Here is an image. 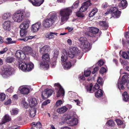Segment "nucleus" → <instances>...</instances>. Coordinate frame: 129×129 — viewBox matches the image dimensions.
<instances>
[{"mask_svg":"<svg viewBox=\"0 0 129 129\" xmlns=\"http://www.w3.org/2000/svg\"><path fill=\"white\" fill-rule=\"evenodd\" d=\"M42 97L44 100L47 98L48 97V95L47 94V91L45 90L42 91L41 94Z\"/></svg>","mask_w":129,"mask_h":129,"instance_id":"nucleus-36","label":"nucleus"},{"mask_svg":"<svg viewBox=\"0 0 129 129\" xmlns=\"http://www.w3.org/2000/svg\"><path fill=\"white\" fill-rule=\"evenodd\" d=\"M21 54L20 57L19 58L22 60L18 61L19 69L23 71L31 70L34 68V64L31 62H27L29 61V58L28 57L25 58L26 55L23 51Z\"/></svg>","mask_w":129,"mask_h":129,"instance_id":"nucleus-1","label":"nucleus"},{"mask_svg":"<svg viewBox=\"0 0 129 129\" xmlns=\"http://www.w3.org/2000/svg\"><path fill=\"white\" fill-rule=\"evenodd\" d=\"M3 27L5 30H7L8 28V22L5 21L3 24Z\"/></svg>","mask_w":129,"mask_h":129,"instance_id":"nucleus-41","label":"nucleus"},{"mask_svg":"<svg viewBox=\"0 0 129 129\" xmlns=\"http://www.w3.org/2000/svg\"><path fill=\"white\" fill-rule=\"evenodd\" d=\"M8 75V68H4V70L3 71L2 76L4 78H7Z\"/></svg>","mask_w":129,"mask_h":129,"instance_id":"nucleus-31","label":"nucleus"},{"mask_svg":"<svg viewBox=\"0 0 129 129\" xmlns=\"http://www.w3.org/2000/svg\"><path fill=\"white\" fill-rule=\"evenodd\" d=\"M77 15L78 17L81 19H82L84 17V15L82 13H77Z\"/></svg>","mask_w":129,"mask_h":129,"instance_id":"nucleus-56","label":"nucleus"},{"mask_svg":"<svg viewBox=\"0 0 129 129\" xmlns=\"http://www.w3.org/2000/svg\"><path fill=\"white\" fill-rule=\"evenodd\" d=\"M15 60V58L12 57H9V63H11L13 62Z\"/></svg>","mask_w":129,"mask_h":129,"instance_id":"nucleus-52","label":"nucleus"},{"mask_svg":"<svg viewBox=\"0 0 129 129\" xmlns=\"http://www.w3.org/2000/svg\"><path fill=\"white\" fill-rule=\"evenodd\" d=\"M109 6L108 3L106 2L102 4V8L103 9H105Z\"/></svg>","mask_w":129,"mask_h":129,"instance_id":"nucleus-58","label":"nucleus"},{"mask_svg":"<svg viewBox=\"0 0 129 129\" xmlns=\"http://www.w3.org/2000/svg\"><path fill=\"white\" fill-rule=\"evenodd\" d=\"M62 102L61 100H59L57 101L56 103V105L58 106L62 104Z\"/></svg>","mask_w":129,"mask_h":129,"instance_id":"nucleus-59","label":"nucleus"},{"mask_svg":"<svg viewBox=\"0 0 129 129\" xmlns=\"http://www.w3.org/2000/svg\"><path fill=\"white\" fill-rule=\"evenodd\" d=\"M14 70L12 67L9 66V76L11 75L14 74Z\"/></svg>","mask_w":129,"mask_h":129,"instance_id":"nucleus-45","label":"nucleus"},{"mask_svg":"<svg viewBox=\"0 0 129 129\" xmlns=\"http://www.w3.org/2000/svg\"><path fill=\"white\" fill-rule=\"evenodd\" d=\"M54 86L57 92V97L63 96L64 94V91L63 88L59 83H55Z\"/></svg>","mask_w":129,"mask_h":129,"instance_id":"nucleus-8","label":"nucleus"},{"mask_svg":"<svg viewBox=\"0 0 129 129\" xmlns=\"http://www.w3.org/2000/svg\"><path fill=\"white\" fill-rule=\"evenodd\" d=\"M72 12L71 7H69L61 9L59 12V15L60 17L61 24L67 21L70 17V16Z\"/></svg>","mask_w":129,"mask_h":129,"instance_id":"nucleus-2","label":"nucleus"},{"mask_svg":"<svg viewBox=\"0 0 129 129\" xmlns=\"http://www.w3.org/2000/svg\"><path fill=\"white\" fill-rule=\"evenodd\" d=\"M92 84H90L89 86H86V89L87 91H89V92H91V90L92 87Z\"/></svg>","mask_w":129,"mask_h":129,"instance_id":"nucleus-46","label":"nucleus"},{"mask_svg":"<svg viewBox=\"0 0 129 129\" xmlns=\"http://www.w3.org/2000/svg\"><path fill=\"white\" fill-rule=\"evenodd\" d=\"M73 62L71 63L70 61H67L63 64V67L65 70H67L70 69L72 67L73 64H74V63L76 62V61L75 59L73 60Z\"/></svg>","mask_w":129,"mask_h":129,"instance_id":"nucleus-15","label":"nucleus"},{"mask_svg":"<svg viewBox=\"0 0 129 129\" xmlns=\"http://www.w3.org/2000/svg\"><path fill=\"white\" fill-rule=\"evenodd\" d=\"M99 30V29L96 27H90L89 31L85 32V34L88 36L93 37L92 34H97Z\"/></svg>","mask_w":129,"mask_h":129,"instance_id":"nucleus-10","label":"nucleus"},{"mask_svg":"<svg viewBox=\"0 0 129 129\" xmlns=\"http://www.w3.org/2000/svg\"><path fill=\"white\" fill-rule=\"evenodd\" d=\"M14 22L13 21H9V31L11 30L10 33H12L13 31H12Z\"/></svg>","mask_w":129,"mask_h":129,"instance_id":"nucleus-32","label":"nucleus"},{"mask_svg":"<svg viewBox=\"0 0 129 129\" xmlns=\"http://www.w3.org/2000/svg\"><path fill=\"white\" fill-rule=\"evenodd\" d=\"M8 15L7 13H5L2 16V18L5 20L8 18Z\"/></svg>","mask_w":129,"mask_h":129,"instance_id":"nucleus-62","label":"nucleus"},{"mask_svg":"<svg viewBox=\"0 0 129 129\" xmlns=\"http://www.w3.org/2000/svg\"><path fill=\"white\" fill-rule=\"evenodd\" d=\"M31 56L34 57L35 59L36 60H37L38 59L39 56L38 54L35 52H32L31 53Z\"/></svg>","mask_w":129,"mask_h":129,"instance_id":"nucleus-43","label":"nucleus"},{"mask_svg":"<svg viewBox=\"0 0 129 129\" xmlns=\"http://www.w3.org/2000/svg\"><path fill=\"white\" fill-rule=\"evenodd\" d=\"M42 126L40 122L38 121L37 122V124H36V127L37 128H41Z\"/></svg>","mask_w":129,"mask_h":129,"instance_id":"nucleus-64","label":"nucleus"},{"mask_svg":"<svg viewBox=\"0 0 129 129\" xmlns=\"http://www.w3.org/2000/svg\"><path fill=\"white\" fill-rule=\"evenodd\" d=\"M103 94V90L101 89H99L95 93V95L96 98H99L102 96Z\"/></svg>","mask_w":129,"mask_h":129,"instance_id":"nucleus-26","label":"nucleus"},{"mask_svg":"<svg viewBox=\"0 0 129 129\" xmlns=\"http://www.w3.org/2000/svg\"><path fill=\"white\" fill-rule=\"evenodd\" d=\"M79 2L77 1L75 2L72 7V8L73 9H77L78 6Z\"/></svg>","mask_w":129,"mask_h":129,"instance_id":"nucleus-40","label":"nucleus"},{"mask_svg":"<svg viewBox=\"0 0 129 129\" xmlns=\"http://www.w3.org/2000/svg\"><path fill=\"white\" fill-rule=\"evenodd\" d=\"M19 112V110L17 109H13L10 111L11 114L15 115L17 114Z\"/></svg>","mask_w":129,"mask_h":129,"instance_id":"nucleus-38","label":"nucleus"},{"mask_svg":"<svg viewBox=\"0 0 129 129\" xmlns=\"http://www.w3.org/2000/svg\"><path fill=\"white\" fill-rule=\"evenodd\" d=\"M50 16L49 18H48L45 19L43 22L44 26L46 28H49L56 22H57V15L56 13H50L48 16Z\"/></svg>","mask_w":129,"mask_h":129,"instance_id":"nucleus-3","label":"nucleus"},{"mask_svg":"<svg viewBox=\"0 0 129 129\" xmlns=\"http://www.w3.org/2000/svg\"><path fill=\"white\" fill-rule=\"evenodd\" d=\"M62 54L69 56L71 58H75L78 59H80L82 57L80 55V51L77 47H73L71 49L70 52L68 53L66 50L63 49L62 51Z\"/></svg>","mask_w":129,"mask_h":129,"instance_id":"nucleus-4","label":"nucleus"},{"mask_svg":"<svg viewBox=\"0 0 129 129\" xmlns=\"http://www.w3.org/2000/svg\"><path fill=\"white\" fill-rule=\"evenodd\" d=\"M123 99L125 102H127L128 100V96L127 92H124L122 94Z\"/></svg>","mask_w":129,"mask_h":129,"instance_id":"nucleus-29","label":"nucleus"},{"mask_svg":"<svg viewBox=\"0 0 129 129\" xmlns=\"http://www.w3.org/2000/svg\"><path fill=\"white\" fill-rule=\"evenodd\" d=\"M27 33V31L25 29H21L20 30V36L21 37H24L25 36Z\"/></svg>","mask_w":129,"mask_h":129,"instance_id":"nucleus-33","label":"nucleus"},{"mask_svg":"<svg viewBox=\"0 0 129 129\" xmlns=\"http://www.w3.org/2000/svg\"><path fill=\"white\" fill-rule=\"evenodd\" d=\"M100 26L104 30H106L108 27V25L105 21H102L100 22Z\"/></svg>","mask_w":129,"mask_h":129,"instance_id":"nucleus-19","label":"nucleus"},{"mask_svg":"<svg viewBox=\"0 0 129 129\" xmlns=\"http://www.w3.org/2000/svg\"><path fill=\"white\" fill-rule=\"evenodd\" d=\"M8 50L7 48H6L4 49L3 50L1 51H0V53L1 54H4V53L6 52Z\"/></svg>","mask_w":129,"mask_h":129,"instance_id":"nucleus-63","label":"nucleus"},{"mask_svg":"<svg viewBox=\"0 0 129 129\" xmlns=\"http://www.w3.org/2000/svg\"><path fill=\"white\" fill-rule=\"evenodd\" d=\"M107 123L110 126H113L114 125V121L112 120H109L108 122Z\"/></svg>","mask_w":129,"mask_h":129,"instance_id":"nucleus-50","label":"nucleus"},{"mask_svg":"<svg viewBox=\"0 0 129 129\" xmlns=\"http://www.w3.org/2000/svg\"><path fill=\"white\" fill-rule=\"evenodd\" d=\"M97 81L98 83L101 85H103V79L100 77H99Z\"/></svg>","mask_w":129,"mask_h":129,"instance_id":"nucleus-48","label":"nucleus"},{"mask_svg":"<svg viewBox=\"0 0 129 129\" xmlns=\"http://www.w3.org/2000/svg\"><path fill=\"white\" fill-rule=\"evenodd\" d=\"M49 46H45L41 48L40 50V52L41 54H43L44 52L46 53L48 52Z\"/></svg>","mask_w":129,"mask_h":129,"instance_id":"nucleus-25","label":"nucleus"},{"mask_svg":"<svg viewBox=\"0 0 129 129\" xmlns=\"http://www.w3.org/2000/svg\"><path fill=\"white\" fill-rule=\"evenodd\" d=\"M64 121L65 122L68 124L69 126H73L77 125L78 122L77 118L70 116L66 117Z\"/></svg>","mask_w":129,"mask_h":129,"instance_id":"nucleus-5","label":"nucleus"},{"mask_svg":"<svg viewBox=\"0 0 129 129\" xmlns=\"http://www.w3.org/2000/svg\"><path fill=\"white\" fill-rule=\"evenodd\" d=\"M91 71L89 70H85L84 72V74L86 77L89 76L90 74Z\"/></svg>","mask_w":129,"mask_h":129,"instance_id":"nucleus-49","label":"nucleus"},{"mask_svg":"<svg viewBox=\"0 0 129 129\" xmlns=\"http://www.w3.org/2000/svg\"><path fill=\"white\" fill-rule=\"evenodd\" d=\"M100 73L102 74H103L105 73H106V70L105 68L103 67H102L100 70Z\"/></svg>","mask_w":129,"mask_h":129,"instance_id":"nucleus-57","label":"nucleus"},{"mask_svg":"<svg viewBox=\"0 0 129 129\" xmlns=\"http://www.w3.org/2000/svg\"><path fill=\"white\" fill-rule=\"evenodd\" d=\"M19 90L20 91V93L23 94H27L29 92V89L25 87H20Z\"/></svg>","mask_w":129,"mask_h":129,"instance_id":"nucleus-18","label":"nucleus"},{"mask_svg":"<svg viewBox=\"0 0 129 129\" xmlns=\"http://www.w3.org/2000/svg\"><path fill=\"white\" fill-rule=\"evenodd\" d=\"M128 76L124 75L121 79L120 81H119L117 83V86L120 90L123 89H124L123 85L126 82L128 78Z\"/></svg>","mask_w":129,"mask_h":129,"instance_id":"nucleus-9","label":"nucleus"},{"mask_svg":"<svg viewBox=\"0 0 129 129\" xmlns=\"http://www.w3.org/2000/svg\"><path fill=\"white\" fill-rule=\"evenodd\" d=\"M99 68L98 67H96L94 68L93 69V71L92 72V73L93 74H95L98 70Z\"/></svg>","mask_w":129,"mask_h":129,"instance_id":"nucleus-60","label":"nucleus"},{"mask_svg":"<svg viewBox=\"0 0 129 129\" xmlns=\"http://www.w3.org/2000/svg\"><path fill=\"white\" fill-rule=\"evenodd\" d=\"M58 34L56 33L50 32L49 34H46L45 35L46 38L49 39L53 38H54V36L53 35H56Z\"/></svg>","mask_w":129,"mask_h":129,"instance_id":"nucleus-30","label":"nucleus"},{"mask_svg":"<svg viewBox=\"0 0 129 129\" xmlns=\"http://www.w3.org/2000/svg\"><path fill=\"white\" fill-rule=\"evenodd\" d=\"M12 18L15 22H21L24 18L23 12L20 11L16 12L13 15Z\"/></svg>","mask_w":129,"mask_h":129,"instance_id":"nucleus-6","label":"nucleus"},{"mask_svg":"<svg viewBox=\"0 0 129 129\" xmlns=\"http://www.w3.org/2000/svg\"><path fill=\"white\" fill-rule=\"evenodd\" d=\"M88 8L87 7V6H85L84 4H83L82 6L79 9V11L80 12H82L85 11Z\"/></svg>","mask_w":129,"mask_h":129,"instance_id":"nucleus-37","label":"nucleus"},{"mask_svg":"<svg viewBox=\"0 0 129 129\" xmlns=\"http://www.w3.org/2000/svg\"><path fill=\"white\" fill-rule=\"evenodd\" d=\"M41 60L49 62L50 60V59L49 57V56L47 53H46L44 54L42 57V59Z\"/></svg>","mask_w":129,"mask_h":129,"instance_id":"nucleus-24","label":"nucleus"},{"mask_svg":"<svg viewBox=\"0 0 129 129\" xmlns=\"http://www.w3.org/2000/svg\"><path fill=\"white\" fill-rule=\"evenodd\" d=\"M99 88V85L98 84H96L93 86V90L94 91L95 90L98 89Z\"/></svg>","mask_w":129,"mask_h":129,"instance_id":"nucleus-53","label":"nucleus"},{"mask_svg":"<svg viewBox=\"0 0 129 129\" xmlns=\"http://www.w3.org/2000/svg\"><path fill=\"white\" fill-rule=\"evenodd\" d=\"M68 56L66 55H62L61 57V61L62 62H64L66 61L67 59Z\"/></svg>","mask_w":129,"mask_h":129,"instance_id":"nucleus-42","label":"nucleus"},{"mask_svg":"<svg viewBox=\"0 0 129 129\" xmlns=\"http://www.w3.org/2000/svg\"><path fill=\"white\" fill-rule=\"evenodd\" d=\"M79 41L81 45V48L83 49H85L89 47L90 44L86 38L83 37H81L79 38Z\"/></svg>","mask_w":129,"mask_h":129,"instance_id":"nucleus-7","label":"nucleus"},{"mask_svg":"<svg viewBox=\"0 0 129 129\" xmlns=\"http://www.w3.org/2000/svg\"><path fill=\"white\" fill-rule=\"evenodd\" d=\"M5 98V94L3 93H0V100L3 101Z\"/></svg>","mask_w":129,"mask_h":129,"instance_id":"nucleus-51","label":"nucleus"},{"mask_svg":"<svg viewBox=\"0 0 129 129\" xmlns=\"http://www.w3.org/2000/svg\"><path fill=\"white\" fill-rule=\"evenodd\" d=\"M22 51L28 54L31 53L32 51V48L28 46L24 47L22 49Z\"/></svg>","mask_w":129,"mask_h":129,"instance_id":"nucleus-20","label":"nucleus"},{"mask_svg":"<svg viewBox=\"0 0 129 129\" xmlns=\"http://www.w3.org/2000/svg\"><path fill=\"white\" fill-rule=\"evenodd\" d=\"M50 100H47L45 101L42 104V105L44 106L50 103Z\"/></svg>","mask_w":129,"mask_h":129,"instance_id":"nucleus-55","label":"nucleus"},{"mask_svg":"<svg viewBox=\"0 0 129 129\" xmlns=\"http://www.w3.org/2000/svg\"><path fill=\"white\" fill-rule=\"evenodd\" d=\"M28 100L29 106L31 107H32L36 106L37 104V101L35 98H29Z\"/></svg>","mask_w":129,"mask_h":129,"instance_id":"nucleus-17","label":"nucleus"},{"mask_svg":"<svg viewBox=\"0 0 129 129\" xmlns=\"http://www.w3.org/2000/svg\"><path fill=\"white\" fill-rule=\"evenodd\" d=\"M83 4L85 6H87V8L91 5V4L90 2V1L89 0H88L85 2H84Z\"/></svg>","mask_w":129,"mask_h":129,"instance_id":"nucleus-54","label":"nucleus"},{"mask_svg":"<svg viewBox=\"0 0 129 129\" xmlns=\"http://www.w3.org/2000/svg\"><path fill=\"white\" fill-rule=\"evenodd\" d=\"M22 53V51L21 50H18L15 53V55L17 58H18L20 57V54L21 53Z\"/></svg>","mask_w":129,"mask_h":129,"instance_id":"nucleus-44","label":"nucleus"},{"mask_svg":"<svg viewBox=\"0 0 129 129\" xmlns=\"http://www.w3.org/2000/svg\"><path fill=\"white\" fill-rule=\"evenodd\" d=\"M41 25V22L40 21H38L33 24L32 26V30L33 32H37L40 27Z\"/></svg>","mask_w":129,"mask_h":129,"instance_id":"nucleus-13","label":"nucleus"},{"mask_svg":"<svg viewBox=\"0 0 129 129\" xmlns=\"http://www.w3.org/2000/svg\"><path fill=\"white\" fill-rule=\"evenodd\" d=\"M44 0H29L33 5L35 6H39L42 4Z\"/></svg>","mask_w":129,"mask_h":129,"instance_id":"nucleus-16","label":"nucleus"},{"mask_svg":"<svg viewBox=\"0 0 129 129\" xmlns=\"http://www.w3.org/2000/svg\"><path fill=\"white\" fill-rule=\"evenodd\" d=\"M21 103L23 104L24 107L27 108L28 106V105L27 103L25 101L24 99L23 98L21 100Z\"/></svg>","mask_w":129,"mask_h":129,"instance_id":"nucleus-47","label":"nucleus"},{"mask_svg":"<svg viewBox=\"0 0 129 129\" xmlns=\"http://www.w3.org/2000/svg\"><path fill=\"white\" fill-rule=\"evenodd\" d=\"M110 9L111 13L114 14V18H117L120 17L121 12L120 11L118 10L117 9L116 7L111 8Z\"/></svg>","mask_w":129,"mask_h":129,"instance_id":"nucleus-12","label":"nucleus"},{"mask_svg":"<svg viewBox=\"0 0 129 129\" xmlns=\"http://www.w3.org/2000/svg\"><path fill=\"white\" fill-rule=\"evenodd\" d=\"M8 120V115L7 114L6 115L2 118V122L0 123V125H1L3 124H4L7 122Z\"/></svg>","mask_w":129,"mask_h":129,"instance_id":"nucleus-28","label":"nucleus"},{"mask_svg":"<svg viewBox=\"0 0 129 129\" xmlns=\"http://www.w3.org/2000/svg\"><path fill=\"white\" fill-rule=\"evenodd\" d=\"M36 111V109L33 108L29 111V116L31 118L34 117L35 116Z\"/></svg>","mask_w":129,"mask_h":129,"instance_id":"nucleus-22","label":"nucleus"},{"mask_svg":"<svg viewBox=\"0 0 129 129\" xmlns=\"http://www.w3.org/2000/svg\"><path fill=\"white\" fill-rule=\"evenodd\" d=\"M16 42L15 41H12V39L11 38H9V44L15 43Z\"/></svg>","mask_w":129,"mask_h":129,"instance_id":"nucleus-61","label":"nucleus"},{"mask_svg":"<svg viewBox=\"0 0 129 129\" xmlns=\"http://www.w3.org/2000/svg\"><path fill=\"white\" fill-rule=\"evenodd\" d=\"M116 121L118 125H121V127L122 128H124L125 126V124L121 120L118 119L116 120Z\"/></svg>","mask_w":129,"mask_h":129,"instance_id":"nucleus-34","label":"nucleus"},{"mask_svg":"<svg viewBox=\"0 0 129 129\" xmlns=\"http://www.w3.org/2000/svg\"><path fill=\"white\" fill-rule=\"evenodd\" d=\"M129 51H127V52H123L122 53V56L124 58L128 59L129 58Z\"/></svg>","mask_w":129,"mask_h":129,"instance_id":"nucleus-35","label":"nucleus"},{"mask_svg":"<svg viewBox=\"0 0 129 129\" xmlns=\"http://www.w3.org/2000/svg\"><path fill=\"white\" fill-rule=\"evenodd\" d=\"M68 109V108L66 107L63 106L58 109L57 110V111L59 113H62L66 111Z\"/></svg>","mask_w":129,"mask_h":129,"instance_id":"nucleus-23","label":"nucleus"},{"mask_svg":"<svg viewBox=\"0 0 129 129\" xmlns=\"http://www.w3.org/2000/svg\"><path fill=\"white\" fill-rule=\"evenodd\" d=\"M45 90V91H47V94L49 96H50L53 92V90L51 89L46 88Z\"/></svg>","mask_w":129,"mask_h":129,"instance_id":"nucleus-39","label":"nucleus"},{"mask_svg":"<svg viewBox=\"0 0 129 129\" xmlns=\"http://www.w3.org/2000/svg\"><path fill=\"white\" fill-rule=\"evenodd\" d=\"M48 61L41 60L39 63L40 68L44 70H46L49 68V65Z\"/></svg>","mask_w":129,"mask_h":129,"instance_id":"nucleus-11","label":"nucleus"},{"mask_svg":"<svg viewBox=\"0 0 129 129\" xmlns=\"http://www.w3.org/2000/svg\"><path fill=\"white\" fill-rule=\"evenodd\" d=\"M98 9L97 8H94L92 9L89 14V17H91L93 16L98 11Z\"/></svg>","mask_w":129,"mask_h":129,"instance_id":"nucleus-27","label":"nucleus"},{"mask_svg":"<svg viewBox=\"0 0 129 129\" xmlns=\"http://www.w3.org/2000/svg\"><path fill=\"white\" fill-rule=\"evenodd\" d=\"M30 21L28 20H26L22 23L20 26V28L21 29H26L29 27V24Z\"/></svg>","mask_w":129,"mask_h":129,"instance_id":"nucleus-14","label":"nucleus"},{"mask_svg":"<svg viewBox=\"0 0 129 129\" xmlns=\"http://www.w3.org/2000/svg\"><path fill=\"white\" fill-rule=\"evenodd\" d=\"M127 6V2L125 0L121 1L119 4V6L121 7V8L124 9L126 8Z\"/></svg>","mask_w":129,"mask_h":129,"instance_id":"nucleus-21","label":"nucleus"}]
</instances>
